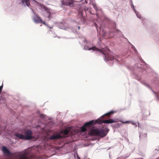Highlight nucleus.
<instances>
[{"mask_svg": "<svg viewBox=\"0 0 159 159\" xmlns=\"http://www.w3.org/2000/svg\"><path fill=\"white\" fill-rule=\"evenodd\" d=\"M74 1L72 0H64L62 1V4L66 5H70L73 4Z\"/></svg>", "mask_w": 159, "mask_h": 159, "instance_id": "6e6552de", "label": "nucleus"}, {"mask_svg": "<svg viewBox=\"0 0 159 159\" xmlns=\"http://www.w3.org/2000/svg\"><path fill=\"white\" fill-rule=\"evenodd\" d=\"M122 123H124V124H126V123H129V121H126L125 122H123V121H120Z\"/></svg>", "mask_w": 159, "mask_h": 159, "instance_id": "a211bd4d", "label": "nucleus"}, {"mask_svg": "<svg viewBox=\"0 0 159 159\" xmlns=\"http://www.w3.org/2000/svg\"><path fill=\"white\" fill-rule=\"evenodd\" d=\"M98 120L96 121L92 120L85 123L84 125L81 128V131L83 132L86 131L87 129H89L91 128L97 123L98 122Z\"/></svg>", "mask_w": 159, "mask_h": 159, "instance_id": "7ed1b4c3", "label": "nucleus"}, {"mask_svg": "<svg viewBox=\"0 0 159 159\" xmlns=\"http://www.w3.org/2000/svg\"><path fill=\"white\" fill-rule=\"evenodd\" d=\"M24 134V136L25 140H30L34 138V136H32L33 133L32 131L30 129L25 130Z\"/></svg>", "mask_w": 159, "mask_h": 159, "instance_id": "20e7f679", "label": "nucleus"}, {"mask_svg": "<svg viewBox=\"0 0 159 159\" xmlns=\"http://www.w3.org/2000/svg\"><path fill=\"white\" fill-rule=\"evenodd\" d=\"M80 27H78V29H80Z\"/></svg>", "mask_w": 159, "mask_h": 159, "instance_id": "b1692460", "label": "nucleus"}, {"mask_svg": "<svg viewBox=\"0 0 159 159\" xmlns=\"http://www.w3.org/2000/svg\"><path fill=\"white\" fill-rule=\"evenodd\" d=\"M3 88V84L0 86V91L1 92Z\"/></svg>", "mask_w": 159, "mask_h": 159, "instance_id": "aec40b11", "label": "nucleus"}, {"mask_svg": "<svg viewBox=\"0 0 159 159\" xmlns=\"http://www.w3.org/2000/svg\"><path fill=\"white\" fill-rule=\"evenodd\" d=\"M77 159H80L79 156L78 155V154H77Z\"/></svg>", "mask_w": 159, "mask_h": 159, "instance_id": "4be33fe9", "label": "nucleus"}, {"mask_svg": "<svg viewBox=\"0 0 159 159\" xmlns=\"http://www.w3.org/2000/svg\"><path fill=\"white\" fill-rule=\"evenodd\" d=\"M90 133L91 135L103 137L105 136L107 134L104 129H93L90 131Z\"/></svg>", "mask_w": 159, "mask_h": 159, "instance_id": "f03ea898", "label": "nucleus"}, {"mask_svg": "<svg viewBox=\"0 0 159 159\" xmlns=\"http://www.w3.org/2000/svg\"><path fill=\"white\" fill-rule=\"evenodd\" d=\"M153 92L154 93V94H155L156 95V99L157 100H159V97L158 96V95H157V93L156 92H154L153 91Z\"/></svg>", "mask_w": 159, "mask_h": 159, "instance_id": "f3484780", "label": "nucleus"}, {"mask_svg": "<svg viewBox=\"0 0 159 159\" xmlns=\"http://www.w3.org/2000/svg\"><path fill=\"white\" fill-rule=\"evenodd\" d=\"M96 50V51H99L101 52H102L103 54H106V53L104 52V51L105 50H107L106 51V52L109 51V50L108 48H103L102 50L99 49L98 48H96L95 47H94L92 48H91L89 49V50Z\"/></svg>", "mask_w": 159, "mask_h": 159, "instance_id": "39448f33", "label": "nucleus"}, {"mask_svg": "<svg viewBox=\"0 0 159 159\" xmlns=\"http://www.w3.org/2000/svg\"><path fill=\"white\" fill-rule=\"evenodd\" d=\"M15 138L16 139H21L23 140H25L24 136V135L19 133H16L15 134Z\"/></svg>", "mask_w": 159, "mask_h": 159, "instance_id": "1a4fd4ad", "label": "nucleus"}, {"mask_svg": "<svg viewBox=\"0 0 159 159\" xmlns=\"http://www.w3.org/2000/svg\"><path fill=\"white\" fill-rule=\"evenodd\" d=\"M108 60H112L114 59V57L111 56H108Z\"/></svg>", "mask_w": 159, "mask_h": 159, "instance_id": "2eb2a0df", "label": "nucleus"}, {"mask_svg": "<svg viewBox=\"0 0 159 159\" xmlns=\"http://www.w3.org/2000/svg\"><path fill=\"white\" fill-rule=\"evenodd\" d=\"M22 4L24 6H27L29 7L30 5L29 0H21Z\"/></svg>", "mask_w": 159, "mask_h": 159, "instance_id": "9b49d317", "label": "nucleus"}, {"mask_svg": "<svg viewBox=\"0 0 159 159\" xmlns=\"http://www.w3.org/2000/svg\"><path fill=\"white\" fill-rule=\"evenodd\" d=\"M61 136L59 134H57L56 135H53L49 138V139L51 140H53L56 139H59L61 138Z\"/></svg>", "mask_w": 159, "mask_h": 159, "instance_id": "9d476101", "label": "nucleus"}, {"mask_svg": "<svg viewBox=\"0 0 159 159\" xmlns=\"http://www.w3.org/2000/svg\"><path fill=\"white\" fill-rule=\"evenodd\" d=\"M114 113V111H111L107 113H106V114H105L103 116H108L109 117L110 116H111V115L113 113Z\"/></svg>", "mask_w": 159, "mask_h": 159, "instance_id": "ddd939ff", "label": "nucleus"}, {"mask_svg": "<svg viewBox=\"0 0 159 159\" xmlns=\"http://www.w3.org/2000/svg\"><path fill=\"white\" fill-rule=\"evenodd\" d=\"M120 32V30H116L115 31H114V32L115 33H117V32Z\"/></svg>", "mask_w": 159, "mask_h": 159, "instance_id": "6ab92c4d", "label": "nucleus"}, {"mask_svg": "<svg viewBox=\"0 0 159 159\" xmlns=\"http://www.w3.org/2000/svg\"><path fill=\"white\" fill-rule=\"evenodd\" d=\"M101 121V122L102 123L106 124H111L113 123L118 122L119 121V120L118 119L114 120L112 119H109L108 120H102Z\"/></svg>", "mask_w": 159, "mask_h": 159, "instance_id": "0eeeda50", "label": "nucleus"}, {"mask_svg": "<svg viewBox=\"0 0 159 159\" xmlns=\"http://www.w3.org/2000/svg\"><path fill=\"white\" fill-rule=\"evenodd\" d=\"M39 148V147H38L37 148V149H38V148Z\"/></svg>", "mask_w": 159, "mask_h": 159, "instance_id": "393cba45", "label": "nucleus"}, {"mask_svg": "<svg viewBox=\"0 0 159 159\" xmlns=\"http://www.w3.org/2000/svg\"><path fill=\"white\" fill-rule=\"evenodd\" d=\"M95 26L96 27V28H97V25L95 23Z\"/></svg>", "mask_w": 159, "mask_h": 159, "instance_id": "5701e85b", "label": "nucleus"}, {"mask_svg": "<svg viewBox=\"0 0 159 159\" xmlns=\"http://www.w3.org/2000/svg\"><path fill=\"white\" fill-rule=\"evenodd\" d=\"M69 131L67 129H65L63 131V133L65 135H67L69 133Z\"/></svg>", "mask_w": 159, "mask_h": 159, "instance_id": "4468645a", "label": "nucleus"}, {"mask_svg": "<svg viewBox=\"0 0 159 159\" xmlns=\"http://www.w3.org/2000/svg\"><path fill=\"white\" fill-rule=\"evenodd\" d=\"M92 5L93 7L96 10H98L97 6L96 5V4L94 3H93L92 4Z\"/></svg>", "mask_w": 159, "mask_h": 159, "instance_id": "dca6fc26", "label": "nucleus"}, {"mask_svg": "<svg viewBox=\"0 0 159 159\" xmlns=\"http://www.w3.org/2000/svg\"><path fill=\"white\" fill-rule=\"evenodd\" d=\"M33 20L36 23H41L45 24V22L43 21L40 17L36 15L35 17L33 18Z\"/></svg>", "mask_w": 159, "mask_h": 159, "instance_id": "423d86ee", "label": "nucleus"}, {"mask_svg": "<svg viewBox=\"0 0 159 159\" xmlns=\"http://www.w3.org/2000/svg\"><path fill=\"white\" fill-rule=\"evenodd\" d=\"M2 151L5 154L11 155L14 157V159H36L35 156L31 154L28 150H25L21 152L14 153H11L6 147H2Z\"/></svg>", "mask_w": 159, "mask_h": 159, "instance_id": "f257e3e1", "label": "nucleus"}, {"mask_svg": "<svg viewBox=\"0 0 159 159\" xmlns=\"http://www.w3.org/2000/svg\"><path fill=\"white\" fill-rule=\"evenodd\" d=\"M84 10L86 11L88 10V7H85L84 8Z\"/></svg>", "mask_w": 159, "mask_h": 159, "instance_id": "412c9836", "label": "nucleus"}, {"mask_svg": "<svg viewBox=\"0 0 159 159\" xmlns=\"http://www.w3.org/2000/svg\"><path fill=\"white\" fill-rule=\"evenodd\" d=\"M83 10H79L78 14V17L79 18H81L83 16Z\"/></svg>", "mask_w": 159, "mask_h": 159, "instance_id": "f8f14e48", "label": "nucleus"}, {"mask_svg": "<svg viewBox=\"0 0 159 159\" xmlns=\"http://www.w3.org/2000/svg\"><path fill=\"white\" fill-rule=\"evenodd\" d=\"M133 7L134 8V5H133Z\"/></svg>", "mask_w": 159, "mask_h": 159, "instance_id": "a878e982", "label": "nucleus"}]
</instances>
